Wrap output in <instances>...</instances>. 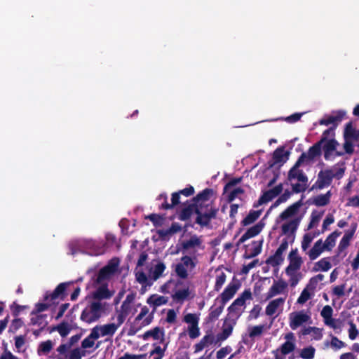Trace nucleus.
<instances>
[{
  "label": "nucleus",
  "instance_id": "nucleus-1",
  "mask_svg": "<svg viewBox=\"0 0 359 359\" xmlns=\"http://www.w3.org/2000/svg\"><path fill=\"white\" fill-rule=\"evenodd\" d=\"M214 194L210 188H205L190 201L184 203V207L177 212V218L181 221L189 220L194 213L196 215V224L201 227L208 226L212 219L217 217L219 209L210 199Z\"/></svg>",
  "mask_w": 359,
  "mask_h": 359
},
{
  "label": "nucleus",
  "instance_id": "nucleus-2",
  "mask_svg": "<svg viewBox=\"0 0 359 359\" xmlns=\"http://www.w3.org/2000/svg\"><path fill=\"white\" fill-rule=\"evenodd\" d=\"M168 298L157 294L151 295L147 299V303L154 307L153 311L149 313V309L147 306L142 307L140 313L135 317L134 321L130 325L128 331L129 335H134L142 327L150 325L153 320L156 309L161 305L166 304Z\"/></svg>",
  "mask_w": 359,
  "mask_h": 359
},
{
  "label": "nucleus",
  "instance_id": "nucleus-3",
  "mask_svg": "<svg viewBox=\"0 0 359 359\" xmlns=\"http://www.w3.org/2000/svg\"><path fill=\"white\" fill-rule=\"evenodd\" d=\"M147 269L148 276L142 270L135 269V279L142 285V290L151 287L154 281L162 277L166 266L161 260L153 259L150 264L147 266Z\"/></svg>",
  "mask_w": 359,
  "mask_h": 359
},
{
  "label": "nucleus",
  "instance_id": "nucleus-4",
  "mask_svg": "<svg viewBox=\"0 0 359 359\" xmlns=\"http://www.w3.org/2000/svg\"><path fill=\"white\" fill-rule=\"evenodd\" d=\"M105 306L106 304L101 302H89L82 311L80 319L88 324L97 321L104 312Z\"/></svg>",
  "mask_w": 359,
  "mask_h": 359
},
{
  "label": "nucleus",
  "instance_id": "nucleus-5",
  "mask_svg": "<svg viewBox=\"0 0 359 359\" xmlns=\"http://www.w3.org/2000/svg\"><path fill=\"white\" fill-rule=\"evenodd\" d=\"M118 259H111L106 266L92 276L91 282L93 286L97 287L100 284L107 283V281L110 280L118 271Z\"/></svg>",
  "mask_w": 359,
  "mask_h": 359
},
{
  "label": "nucleus",
  "instance_id": "nucleus-6",
  "mask_svg": "<svg viewBox=\"0 0 359 359\" xmlns=\"http://www.w3.org/2000/svg\"><path fill=\"white\" fill-rule=\"evenodd\" d=\"M251 299L252 292L250 290H245L228 307V314L226 317L238 320L243 313V309H241V307H245V301Z\"/></svg>",
  "mask_w": 359,
  "mask_h": 359
},
{
  "label": "nucleus",
  "instance_id": "nucleus-7",
  "mask_svg": "<svg viewBox=\"0 0 359 359\" xmlns=\"http://www.w3.org/2000/svg\"><path fill=\"white\" fill-rule=\"evenodd\" d=\"M197 264L198 259L196 256L184 255L181 257V263L176 264L175 271L178 277L186 279L189 276L187 270L192 271L196 268Z\"/></svg>",
  "mask_w": 359,
  "mask_h": 359
},
{
  "label": "nucleus",
  "instance_id": "nucleus-8",
  "mask_svg": "<svg viewBox=\"0 0 359 359\" xmlns=\"http://www.w3.org/2000/svg\"><path fill=\"white\" fill-rule=\"evenodd\" d=\"M304 155L302 157H299L294 165L291 168L288 172L287 178L289 180L297 179L299 182L308 183V177L303 172L302 170L298 168L304 163L303 158Z\"/></svg>",
  "mask_w": 359,
  "mask_h": 359
},
{
  "label": "nucleus",
  "instance_id": "nucleus-9",
  "mask_svg": "<svg viewBox=\"0 0 359 359\" xmlns=\"http://www.w3.org/2000/svg\"><path fill=\"white\" fill-rule=\"evenodd\" d=\"M332 169L320 170L318 174V179L315 184L311 187L310 191L313 189H323L329 187L332 182Z\"/></svg>",
  "mask_w": 359,
  "mask_h": 359
},
{
  "label": "nucleus",
  "instance_id": "nucleus-10",
  "mask_svg": "<svg viewBox=\"0 0 359 359\" xmlns=\"http://www.w3.org/2000/svg\"><path fill=\"white\" fill-rule=\"evenodd\" d=\"M289 320L290 328L295 330L303 324L308 323L311 320V316L306 313L304 310H302L291 313L289 316Z\"/></svg>",
  "mask_w": 359,
  "mask_h": 359
},
{
  "label": "nucleus",
  "instance_id": "nucleus-11",
  "mask_svg": "<svg viewBox=\"0 0 359 359\" xmlns=\"http://www.w3.org/2000/svg\"><path fill=\"white\" fill-rule=\"evenodd\" d=\"M339 142L334 138H331L323 144L322 149L323 150L324 158L326 161L331 160L334 152H335L334 156H341L344 154L342 151H336Z\"/></svg>",
  "mask_w": 359,
  "mask_h": 359
},
{
  "label": "nucleus",
  "instance_id": "nucleus-12",
  "mask_svg": "<svg viewBox=\"0 0 359 359\" xmlns=\"http://www.w3.org/2000/svg\"><path fill=\"white\" fill-rule=\"evenodd\" d=\"M73 285V282H65L60 283L53 292L49 295H46L45 297V299L47 300L49 298L50 300L53 301L56 299H60V300H65L67 296V291L69 289V287Z\"/></svg>",
  "mask_w": 359,
  "mask_h": 359
},
{
  "label": "nucleus",
  "instance_id": "nucleus-13",
  "mask_svg": "<svg viewBox=\"0 0 359 359\" xmlns=\"http://www.w3.org/2000/svg\"><path fill=\"white\" fill-rule=\"evenodd\" d=\"M290 152L285 150L284 147H278L273 153L272 161H269V168H271L275 165H283L288 159Z\"/></svg>",
  "mask_w": 359,
  "mask_h": 359
},
{
  "label": "nucleus",
  "instance_id": "nucleus-14",
  "mask_svg": "<svg viewBox=\"0 0 359 359\" xmlns=\"http://www.w3.org/2000/svg\"><path fill=\"white\" fill-rule=\"evenodd\" d=\"M236 323L237 320L226 317L223 323L222 332L217 335V340L218 341H223L229 338L232 334L233 327Z\"/></svg>",
  "mask_w": 359,
  "mask_h": 359
},
{
  "label": "nucleus",
  "instance_id": "nucleus-15",
  "mask_svg": "<svg viewBox=\"0 0 359 359\" xmlns=\"http://www.w3.org/2000/svg\"><path fill=\"white\" fill-rule=\"evenodd\" d=\"M97 286L92 293V298L94 301L100 302L103 299H109L114 295V292L109 290L107 283L100 284Z\"/></svg>",
  "mask_w": 359,
  "mask_h": 359
},
{
  "label": "nucleus",
  "instance_id": "nucleus-16",
  "mask_svg": "<svg viewBox=\"0 0 359 359\" xmlns=\"http://www.w3.org/2000/svg\"><path fill=\"white\" fill-rule=\"evenodd\" d=\"M289 265L285 269L286 274H290V271H297L301 268L302 264V257L298 255L297 249L292 250L288 255Z\"/></svg>",
  "mask_w": 359,
  "mask_h": 359
},
{
  "label": "nucleus",
  "instance_id": "nucleus-17",
  "mask_svg": "<svg viewBox=\"0 0 359 359\" xmlns=\"http://www.w3.org/2000/svg\"><path fill=\"white\" fill-rule=\"evenodd\" d=\"M287 286V283L282 279L274 280L266 294V299H271L278 294L285 293Z\"/></svg>",
  "mask_w": 359,
  "mask_h": 359
},
{
  "label": "nucleus",
  "instance_id": "nucleus-18",
  "mask_svg": "<svg viewBox=\"0 0 359 359\" xmlns=\"http://www.w3.org/2000/svg\"><path fill=\"white\" fill-rule=\"evenodd\" d=\"M322 146L323 144L318 141L309 149L307 153L303 152L299 156V157H302L303 155L304 156L303 163L312 161L316 157L320 156L322 154Z\"/></svg>",
  "mask_w": 359,
  "mask_h": 359
},
{
  "label": "nucleus",
  "instance_id": "nucleus-19",
  "mask_svg": "<svg viewBox=\"0 0 359 359\" xmlns=\"http://www.w3.org/2000/svg\"><path fill=\"white\" fill-rule=\"evenodd\" d=\"M343 138L355 142H359V129L354 127L352 121H349L345 124L343 131Z\"/></svg>",
  "mask_w": 359,
  "mask_h": 359
},
{
  "label": "nucleus",
  "instance_id": "nucleus-20",
  "mask_svg": "<svg viewBox=\"0 0 359 359\" xmlns=\"http://www.w3.org/2000/svg\"><path fill=\"white\" fill-rule=\"evenodd\" d=\"M239 287V283H229L220 294V303H222V304H226L227 302H229L231 298H233V297L238 290Z\"/></svg>",
  "mask_w": 359,
  "mask_h": 359
},
{
  "label": "nucleus",
  "instance_id": "nucleus-21",
  "mask_svg": "<svg viewBox=\"0 0 359 359\" xmlns=\"http://www.w3.org/2000/svg\"><path fill=\"white\" fill-rule=\"evenodd\" d=\"M304 198V196L302 195L300 200L294 203L289 207H287L283 212L280 213L279 215V217L282 220H285L288 219L289 217H291L294 215H295L297 212L299 211V209L300 207L303 205V198Z\"/></svg>",
  "mask_w": 359,
  "mask_h": 359
},
{
  "label": "nucleus",
  "instance_id": "nucleus-22",
  "mask_svg": "<svg viewBox=\"0 0 359 359\" xmlns=\"http://www.w3.org/2000/svg\"><path fill=\"white\" fill-rule=\"evenodd\" d=\"M345 113L339 111L334 116H328L327 117H325L319 121V123L320 125L328 126L332 124V127H334L336 128L338 124L342 121Z\"/></svg>",
  "mask_w": 359,
  "mask_h": 359
},
{
  "label": "nucleus",
  "instance_id": "nucleus-23",
  "mask_svg": "<svg viewBox=\"0 0 359 359\" xmlns=\"http://www.w3.org/2000/svg\"><path fill=\"white\" fill-rule=\"evenodd\" d=\"M165 332L164 329L160 327H155L151 330H147L142 335L144 340H148L149 338H153L154 340L161 339V341L164 340Z\"/></svg>",
  "mask_w": 359,
  "mask_h": 359
},
{
  "label": "nucleus",
  "instance_id": "nucleus-24",
  "mask_svg": "<svg viewBox=\"0 0 359 359\" xmlns=\"http://www.w3.org/2000/svg\"><path fill=\"white\" fill-rule=\"evenodd\" d=\"M201 244L202 241L201 238L196 235H193L189 240L184 241L182 243V251L185 252L189 249L194 248L196 247L199 248Z\"/></svg>",
  "mask_w": 359,
  "mask_h": 359
},
{
  "label": "nucleus",
  "instance_id": "nucleus-25",
  "mask_svg": "<svg viewBox=\"0 0 359 359\" xmlns=\"http://www.w3.org/2000/svg\"><path fill=\"white\" fill-rule=\"evenodd\" d=\"M285 297H279L271 301L266 306L265 313L269 316H272L277 311L278 308L285 303Z\"/></svg>",
  "mask_w": 359,
  "mask_h": 359
},
{
  "label": "nucleus",
  "instance_id": "nucleus-26",
  "mask_svg": "<svg viewBox=\"0 0 359 359\" xmlns=\"http://www.w3.org/2000/svg\"><path fill=\"white\" fill-rule=\"evenodd\" d=\"M301 217H296L288 222L284 223L281 226L283 233H294L299 225Z\"/></svg>",
  "mask_w": 359,
  "mask_h": 359
},
{
  "label": "nucleus",
  "instance_id": "nucleus-27",
  "mask_svg": "<svg viewBox=\"0 0 359 359\" xmlns=\"http://www.w3.org/2000/svg\"><path fill=\"white\" fill-rule=\"evenodd\" d=\"M85 245L86 248L91 249L95 255H101L104 251V245L102 242L89 239L85 241Z\"/></svg>",
  "mask_w": 359,
  "mask_h": 359
},
{
  "label": "nucleus",
  "instance_id": "nucleus-28",
  "mask_svg": "<svg viewBox=\"0 0 359 359\" xmlns=\"http://www.w3.org/2000/svg\"><path fill=\"white\" fill-rule=\"evenodd\" d=\"M325 250L321 239L317 241L312 248L309 250L308 255L311 260H315Z\"/></svg>",
  "mask_w": 359,
  "mask_h": 359
},
{
  "label": "nucleus",
  "instance_id": "nucleus-29",
  "mask_svg": "<svg viewBox=\"0 0 359 359\" xmlns=\"http://www.w3.org/2000/svg\"><path fill=\"white\" fill-rule=\"evenodd\" d=\"M331 191H328L325 194H320L314 197L312 201V204L318 207H323L328 205L330 202Z\"/></svg>",
  "mask_w": 359,
  "mask_h": 359
},
{
  "label": "nucleus",
  "instance_id": "nucleus-30",
  "mask_svg": "<svg viewBox=\"0 0 359 359\" xmlns=\"http://www.w3.org/2000/svg\"><path fill=\"white\" fill-rule=\"evenodd\" d=\"M224 306L225 304H222V303H220V305L217 308L214 309L213 306H212L210 308V313L207 316L206 321L208 323H212L217 320L219 316L223 312Z\"/></svg>",
  "mask_w": 359,
  "mask_h": 359
},
{
  "label": "nucleus",
  "instance_id": "nucleus-31",
  "mask_svg": "<svg viewBox=\"0 0 359 359\" xmlns=\"http://www.w3.org/2000/svg\"><path fill=\"white\" fill-rule=\"evenodd\" d=\"M283 252L280 250L277 249L274 255H271L266 260V264H270L272 266H277L280 265L284 260L283 257Z\"/></svg>",
  "mask_w": 359,
  "mask_h": 359
},
{
  "label": "nucleus",
  "instance_id": "nucleus-32",
  "mask_svg": "<svg viewBox=\"0 0 359 359\" xmlns=\"http://www.w3.org/2000/svg\"><path fill=\"white\" fill-rule=\"evenodd\" d=\"M341 232L337 230L330 233L323 243L324 248L327 250H330L336 243V239L341 235Z\"/></svg>",
  "mask_w": 359,
  "mask_h": 359
},
{
  "label": "nucleus",
  "instance_id": "nucleus-33",
  "mask_svg": "<svg viewBox=\"0 0 359 359\" xmlns=\"http://www.w3.org/2000/svg\"><path fill=\"white\" fill-rule=\"evenodd\" d=\"M262 210H251L248 215L242 220L241 223L243 226H248L255 222L261 215Z\"/></svg>",
  "mask_w": 359,
  "mask_h": 359
},
{
  "label": "nucleus",
  "instance_id": "nucleus-34",
  "mask_svg": "<svg viewBox=\"0 0 359 359\" xmlns=\"http://www.w3.org/2000/svg\"><path fill=\"white\" fill-rule=\"evenodd\" d=\"M262 243L263 240L259 241H252V245L253 247L251 250V252L249 255L245 253L244 255V257L246 259H251L259 255L262 252Z\"/></svg>",
  "mask_w": 359,
  "mask_h": 359
},
{
  "label": "nucleus",
  "instance_id": "nucleus-35",
  "mask_svg": "<svg viewBox=\"0 0 359 359\" xmlns=\"http://www.w3.org/2000/svg\"><path fill=\"white\" fill-rule=\"evenodd\" d=\"M189 294V287H187L182 290H177L175 294H172V297L176 302L182 303L184 300L188 299Z\"/></svg>",
  "mask_w": 359,
  "mask_h": 359
},
{
  "label": "nucleus",
  "instance_id": "nucleus-36",
  "mask_svg": "<svg viewBox=\"0 0 359 359\" xmlns=\"http://www.w3.org/2000/svg\"><path fill=\"white\" fill-rule=\"evenodd\" d=\"M100 334L102 337L104 336H112L114 334L118 329V326L115 323H108L104 325L100 326Z\"/></svg>",
  "mask_w": 359,
  "mask_h": 359
},
{
  "label": "nucleus",
  "instance_id": "nucleus-37",
  "mask_svg": "<svg viewBox=\"0 0 359 359\" xmlns=\"http://www.w3.org/2000/svg\"><path fill=\"white\" fill-rule=\"evenodd\" d=\"M154 349L149 352V357L155 355L154 359H163L168 347V343H166L163 348L160 346L156 345L155 344H154Z\"/></svg>",
  "mask_w": 359,
  "mask_h": 359
},
{
  "label": "nucleus",
  "instance_id": "nucleus-38",
  "mask_svg": "<svg viewBox=\"0 0 359 359\" xmlns=\"http://www.w3.org/2000/svg\"><path fill=\"white\" fill-rule=\"evenodd\" d=\"M264 226V223H263L262 221L257 223L255 225L252 226V227L249 228L246 232L245 234L248 236V237L250 238H253L262 231L263 228Z\"/></svg>",
  "mask_w": 359,
  "mask_h": 359
},
{
  "label": "nucleus",
  "instance_id": "nucleus-39",
  "mask_svg": "<svg viewBox=\"0 0 359 359\" xmlns=\"http://www.w3.org/2000/svg\"><path fill=\"white\" fill-rule=\"evenodd\" d=\"M52 330H57L62 337H65L70 332L71 327L67 322L62 321L61 323L54 327Z\"/></svg>",
  "mask_w": 359,
  "mask_h": 359
},
{
  "label": "nucleus",
  "instance_id": "nucleus-40",
  "mask_svg": "<svg viewBox=\"0 0 359 359\" xmlns=\"http://www.w3.org/2000/svg\"><path fill=\"white\" fill-rule=\"evenodd\" d=\"M332 267L328 258H323L315 264L314 271H327Z\"/></svg>",
  "mask_w": 359,
  "mask_h": 359
},
{
  "label": "nucleus",
  "instance_id": "nucleus-41",
  "mask_svg": "<svg viewBox=\"0 0 359 359\" xmlns=\"http://www.w3.org/2000/svg\"><path fill=\"white\" fill-rule=\"evenodd\" d=\"M145 218L149 219L155 227H158L163 224L165 215L153 213L147 215Z\"/></svg>",
  "mask_w": 359,
  "mask_h": 359
},
{
  "label": "nucleus",
  "instance_id": "nucleus-42",
  "mask_svg": "<svg viewBox=\"0 0 359 359\" xmlns=\"http://www.w3.org/2000/svg\"><path fill=\"white\" fill-rule=\"evenodd\" d=\"M353 236L351 235L348 234L346 233H344V236L341 239L339 244L337 247V250L339 252H342L344 250H346L350 245V241L352 239Z\"/></svg>",
  "mask_w": 359,
  "mask_h": 359
},
{
  "label": "nucleus",
  "instance_id": "nucleus-43",
  "mask_svg": "<svg viewBox=\"0 0 359 359\" xmlns=\"http://www.w3.org/2000/svg\"><path fill=\"white\" fill-rule=\"evenodd\" d=\"M294 348H295L294 343L290 341H286L285 343H283L281 345V346L280 348V351L283 355H286L290 353L291 352H292L294 350Z\"/></svg>",
  "mask_w": 359,
  "mask_h": 359
},
{
  "label": "nucleus",
  "instance_id": "nucleus-44",
  "mask_svg": "<svg viewBox=\"0 0 359 359\" xmlns=\"http://www.w3.org/2000/svg\"><path fill=\"white\" fill-rule=\"evenodd\" d=\"M53 348V342L50 340L41 342L38 348L37 352L39 355L41 353H48Z\"/></svg>",
  "mask_w": 359,
  "mask_h": 359
},
{
  "label": "nucleus",
  "instance_id": "nucleus-45",
  "mask_svg": "<svg viewBox=\"0 0 359 359\" xmlns=\"http://www.w3.org/2000/svg\"><path fill=\"white\" fill-rule=\"evenodd\" d=\"M315 355V348L310 346L302 349L300 356L304 359H312Z\"/></svg>",
  "mask_w": 359,
  "mask_h": 359
},
{
  "label": "nucleus",
  "instance_id": "nucleus-46",
  "mask_svg": "<svg viewBox=\"0 0 359 359\" xmlns=\"http://www.w3.org/2000/svg\"><path fill=\"white\" fill-rule=\"evenodd\" d=\"M325 344L327 346L329 344V341H327ZM330 344L332 346V348L335 350H338L346 346V344L344 341L339 340L335 336H332Z\"/></svg>",
  "mask_w": 359,
  "mask_h": 359
},
{
  "label": "nucleus",
  "instance_id": "nucleus-47",
  "mask_svg": "<svg viewBox=\"0 0 359 359\" xmlns=\"http://www.w3.org/2000/svg\"><path fill=\"white\" fill-rule=\"evenodd\" d=\"M311 297V294L310 292V290L308 288H304L299 297L297 299V303L299 304H305L309 299Z\"/></svg>",
  "mask_w": 359,
  "mask_h": 359
},
{
  "label": "nucleus",
  "instance_id": "nucleus-48",
  "mask_svg": "<svg viewBox=\"0 0 359 359\" xmlns=\"http://www.w3.org/2000/svg\"><path fill=\"white\" fill-rule=\"evenodd\" d=\"M226 276L224 272H221L220 274L216 276V281L214 287V290L217 292L219 291L226 281Z\"/></svg>",
  "mask_w": 359,
  "mask_h": 359
},
{
  "label": "nucleus",
  "instance_id": "nucleus-49",
  "mask_svg": "<svg viewBox=\"0 0 359 359\" xmlns=\"http://www.w3.org/2000/svg\"><path fill=\"white\" fill-rule=\"evenodd\" d=\"M316 237V235H311L310 233H305L302 241V248L303 251H306L309 247L311 243Z\"/></svg>",
  "mask_w": 359,
  "mask_h": 359
},
{
  "label": "nucleus",
  "instance_id": "nucleus-50",
  "mask_svg": "<svg viewBox=\"0 0 359 359\" xmlns=\"http://www.w3.org/2000/svg\"><path fill=\"white\" fill-rule=\"evenodd\" d=\"M158 201H163L162 203L158 206L160 210H170L172 209V207L170 206V203L168 202V197L166 194H161L157 197Z\"/></svg>",
  "mask_w": 359,
  "mask_h": 359
},
{
  "label": "nucleus",
  "instance_id": "nucleus-51",
  "mask_svg": "<svg viewBox=\"0 0 359 359\" xmlns=\"http://www.w3.org/2000/svg\"><path fill=\"white\" fill-rule=\"evenodd\" d=\"M335 129L336 128H334V127H330V128H327V130H325L323 133L321 138L319 140V142H321L322 144H323L325 142L329 140H328L329 137L334 138V137L335 135V133H334Z\"/></svg>",
  "mask_w": 359,
  "mask_h": 359
},
{
  "label": "nucleus",
  "instance_id": "nucleus-52",
  "mask_svg": "<svg viewBox=\"0 0 359 359\" xmlns=\"http://www.w3.org/2000/svg\"><path fill=\"white\" fill-rule=\"evenodd\" d=\"M85 355V350H81L80 348H75L70 351L69 359H81Z\"/></svg>",
  "mask_w": 359,
  "mask_h": 359
},
{
  "label": "nucleus",
  "instance_id": "nucleus-53",
  "mask_svg": "<svg viewBox=\"0 0 359 359\" xmlns=\"http://www.w3.org/2000/svg\"><path fill=\"white\" fill-rule=\"evenodd\" d=\"M184 321L190 325H198L199 318L194 313H188L184 316Z\"/></svg>",
  "mask_w": 359,
  "mask_h": 359
},
{
  "label": "nucleus",
  "instance_id": "nucleus-54",
  "mask_svg": "<svg viewBox=\"0 0 359 359\" xmlns=\"http://www.w3.org/2000/svg\"><path fill=\"white\" fill-rule=\"evenodd\" d=\"M344 144H343V148L344 149V153H346L348 155L353 154L354 152L353 143L355 142L347 140V139H344Z\"/></svg>",
  "mask_w": 359,
  "mask_h": 359
},
{
  "label": "nucleus",
  "instance_id": "nucleus-55",
  "mask_svg": "<svg viewBox=\"0 0 359 359\" xmlns=\"http://www.w3.org/2000/svg\"><path fill=\"white\" fill-rule=\"evenodd\" d=\"M264 326L263 325H256L251 328L249 332V337L254 338L255 337L260 336L264 331Z\"/></svg>",
  "mask_w": 359,
  "mask_h": 359
},
{
  "label": "nucleus",
  "instance_id": "nucleus-56",
  "mask_svg": "<svg viewBox=\"0 0 359 359\" xmlns=\"http://www.w3.org/2000/svg\"><path fill=\"white\" fill-rule=\"evenodd\" d=\"M308 187V183H296L292 184V192L299 194L304 192Z\"/></svg>",
  "mask_w": 359,
  "mask_h": 359
},
{
  "label": "nucleus",
  "instance_id": "nucleus-57",
  "mask_svg": "<svg viewBox=\"0 0 359 359\" xmlns=\"http://www.w3.org/2000/svg\"><path fill=\"white\" fill-rule=\"evenodd\" d=\"M188 334L191 339H196L200 336L198 325H190L188 327Z\"/></svg>",
  "mask_w": 359,
  "mask_h": 359
},
{
  "label": "nucleus",
  "instance_id": "nucleus-58",
  "mask_svg": "<svg viewBox=\"0 0 359 359\" xmlns=\"http://www.w3.org/2000/svg\"><path fill=\"white\" fill-rule=\"evenodd\" d=\"M23 324V321L20 318H15L12 320L11 325L9 327V332H15L22 327Z\"/></svg>",
  "mask_w": 359,
  "mask_h": 359
},
{
  "label": "nucleus",
  "instance_id": "nucleus-59",
  "mask_svg": "<svg viewBox=\"0 0 359 359\" xmlns=\"http://www.w3.org/2000/svg\"><path fill=\"white\" fill-rule=\"evenodd\" d=\"M49 304L46 303H37L35 304L34 309L32 311V315H36L42 311H46L49 308Z\"/></svg>",
  "mask_w": 359,
  "mask_h": 359
},
{
  "label": "nucleus",
  "instance_id": "nucleus-60",
  "mask_svg": "<svg viewBox=\"0 0 359 359\" xmlns=\"http://www.w3.org/2000/svg\"><path fill=\"white\" fill-rule=\"evenodd\" d=\"M295 271H290V274H287L290 278V283L291 287H295L298 284V283L301 278L300 274H296L294 273Z\"/></svg>",
  "mask_w": 359,
  "mask_h": 359
},
{
  "label": "nucleus",
  "instance_id": "nucleus-61",
  "mask_svg": "<svg viewBox=\"0 0 359 359\" xmlns=\"http://www.w3.org/2000/svg\"><path fill=\"white\" fill-rule=\"evenodd\" d=\"M332 314L333 309L330 305L325 306L320 312V315L323 318V320L332 317Z\"/></svg>",
  "mask_w": 359,
  "mask_h": 359
},
{
  "label": "nucleus",
  "instance_id": "nucleus-62",
  "mask_svg": "<svg viewBox=\"0 0 359 359\" xmlns=\"http://www.w3.org/2000/svg\"><path fill=\"white\" fill-rule=\"evenodd\" d=\"M358 335V330L356 325L353 323H350V327L348 329V337L350 339L354 340Z\"/></svg>",
  "mask_w": 359,
  "mask_h": 359
},
{
  "label": "nucleus",
  "instance_id": "nucleus-63",
  "mask_svg": "<svg viewBox=\"0 0 359 359\" xmlns=\"http://www.w3.org/2000/svg\"><path fill=\"white\" fill-rule=\"evenodd\" d=\"M258 262L259 260L257 259H254L252 262H250L247 265H243L241 269V273L243 274L248 273L250 269H252V268L255 267L257 265Z\"/></svg>",
  "mask_w": 359,
  "mask_h": 359
},
{
  "label": "nucleus",
  "instance_id": "nucleus-64",
  "mask_svg": "<svg viewBox=\"0 0 359 359\" xmlns=\"http://www.w3.org/2000/svg\"><path fill=\"white\" fill-rule=\"evenodd\" d=\"M231 351V348L230 346L223 347L217 352V358L224 359Z\"/></svg>",
  "mask_w": 359,
  "mask_h": 359
}]
</instances>
